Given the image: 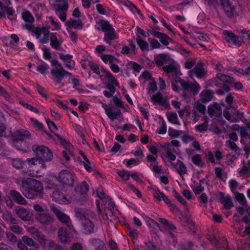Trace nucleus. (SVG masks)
<instances>
[{"label":"nucleus","mask_w":250,"mask_h":250,"mask_svg":"<svg viewBox=\"0 0 250 250\" xmlns=\"http://www.w3.org/2000/svg\"><path fill=\"white\" fill-rule=\"evenodd\" d=\"M16 182L25 197L33 199L37 196H42L43 186L40 182L32 178H24L18 179Z\"/></svg>","instance_id":"nucleus-1"},{"label":"nucleus","mask_w":250,"mask_h":250,"mask_svg":"<svg viewBox=\"0 0 250 250\" xmlns=\"http://www.w3.org/2000/svg\"><path fill=\"white\" fill-rule=\"evenodd\" d=\"M99 26L98 30H102L104 32V41L107 44L111 45V41L118 39L119 35L116 32L112 25L105 20H100L97 22Z\"/></svg>","instance_id":"nucleus-2"},{"label":"nucleus","mask_w":250,"mask_h":250,"mask_svg":"<svg viewBox=\"0 0 250 250\" xmlns=\"http://www.w3.org/2000/svg\"><path fill=\"white\" fill-rule=\"evenodd\" d=\"M33 151L35 153L37 159L40 161H49L53 158V153L52 151L44 146H35L33 147Z\"/></svg>","instance_id":"nucleus-3"},{"label":"nucleus","mask_w":250,"mask_h":250,"mask_svg":"<svg viewBox=\"0 0 250 250\" xmlns=\"http://www.w3.org/2000/svg\"><path fill=\"white\" fill-rule=\"evenodd\" d=\"M60 182L64 186H73L75 182L74 174L68 170H62L58 177Z\"/></svg>","instance_id":"nucleus-4"},{"label":"nucleus","mask_w":250,"mask_h":250,"mask_svg":"<svg viewBox=\"0 0 250 250\" xmlns=\"http://www.w3.org/2000/svg\"><path fill=\"white\" fill-rule=\"evenodd\" d=\"M52 210L60 222L66 224L70 230L73 229V226L71 223L70 217L62 212L59 207L53 206L52 207Z\"/></svg>","instance_id":"nucleus-5"},{"label":"nucleus","mask_w":250,"mask_h":250,"mask_svg":"<svg viewBox=\"0 0 250 250\" xmlns=\"http://www.w3.org/2000/svg\"><path fill=\"white\" fill-rule=\"evenodd\" d=\"M53 200L60 204H67L70 203L75 198L68 195H64L60 191L54 190L52 193Z\"/></svg>","instance_id":"nucleus-6"},{"label":"nucleus","mask_w":250,"mask_h":250,"mask_svg":"<svg viewBox=\"0 0 250 250\" xmlns=\"http://www.w3.org/2000/svg\"><path fill=\"white\" fill-rule=\"evenodd\" d=\"M51 74L54 77V80L58 83L63 79L66 75H71V73L66 71L62 66L57 67H53L51 69Z\"/></svg>","instance_id":"nucleus-7"},{"label":"nucleus","mask_w":250,"mask_h":250,"mask_svg":"<svg viewBox=\"0 0 250 250\" xmlns=\"http://www.w3.org/2000/svg\"><path fill=\"white\" fill-rule=\"evenodd\" d=\"M52 33L50 32L49 29L45 27L40 28L35 32L36 39L38 41L42 43L45 44L48 42L50 39Z\"/></svg>","instance_id":"nucleus-8"},{"label":"nucleus","mask_w":250,"mask_h":250,"mask_svg":"<svg viewBox=\"0 0 250 250\" xmlns=\"http://www.w3.org/2000/svg\"><path fill=\"white\" fill-rule=\"evenodd\" d=\"M14 140L12 142V145L16 147L17 149H20L16 146V141H22L30 137V133L29 131L24 129H18L15 131L13 134Z\"/></svg>","instance_id":"nucleus-9"},{"label":"nucleus","mask_w":250,"mask_h":250,"mask_svg":"<svg viewBox=\"0 0 250 250\" xmlns=\"http://www.w3.org/2000/svg\"><path fill=\"white\" fill-rule=\"evenodd\" d=\"M207 71L203 67V63L201 61H198L195 67L188 71V73L191 77L195 76L198 78H203Z\"/></svg>","instance_id":"nucleus-10"},{"label":"nucleus","mask_w":250,"mask_h":250,"mask_svg":"<svg viewBox=\"0 0 250 250\" xmlns=\"http://www.w3.org/2000/svg\"><path fill=\"white\" fill-rule=\"evenodd\" d=\"M16 211L18 216L24 221H29L33 217L32 211L25 208L17 207Z\"/></svg>","instance_id":"nucleus-11"},{"label":"nucleus","mask_w":250,"mask_h":250,"mask_svg":"<svg viewBox=\"0 0 250 250\" xmlns=\"http://www.w3.org/2000/svg\"><path fill=\"white\" fill-rule=\"evenodd\" d=\"M50 35L49 39L50 46L55 50H60L62 47L63 40L56 33H52Z\"/></svg>","instance_id":"nucleus-12"},{"label":"nucleus","mask_w":250,"mask_h":250,"mask_svg":"<svg viewBox=\"0 0 250 250\" xmlns=\"http://www.w3.org/2000/svg\"><path fill=\"white\" fill-rule=\"evenodd\" d=\"M178 82L180 83V84L184 90H190L194 94L198 93L200 90L199 84L196 82L191 84L188 83H187L182 79H179Z\"/></svg>","instance_id":"nucleus-13"},{"label":"nucleus","mask_w":250,"mask_h":250,"mask_svg":"<svg viewBox=\"0 0 250 250\" xmlns=\"http://www.w3.org/2000/svg\"><path fill=\"white\" fill-rule=\"evenodd\" d=\"M223 34L225 36L226 40L229 44L237 46H240L241 44V39L235 36L231 32L225 30L223 32Z\"/></svg>","instance_id":"nucleus-14"},{"label":"nucleus","mask_w":250,"mask_h":250,"mask_svg":"<svg viewBox=\"0 0 250 250\" xmlns=\"http://www.w3.org/2000/svg\"><path fill=\"white\" fill-rule=\"evenodd\" d=\"M221 1V5L225 11L226 14L229 17H231L233 16L235 12L234 6L232 4L231 2L229 0H220ZM218 0L213 4L217 3Z\"/></svg>","instance_id":"nucleus-15"},{"label":"nucleus","mask_w":250,"mask_h":250,"mask_svg":"<svg viewBox=\"0 0 250 250\" xmlns=\"http://www.w3.org/2000/svg\"><path fill=\"white\" fill-rule=\"evenodd\" d=\"M101 104L105 111V114L110 120H114L122 115V113L120 110L113 112L112 110V108L106 104L101 103Z\"/></svg>","instance_id":"nucleus-16"},{"label":"nucleus","mask_w":250,"mask_h":250,"mask_svg":"<svg viewBox=\"0 0 250 250\" xmlns=\"http://www.w3.org/2000/svg\"><path fill=\"white\" fill-rule=\"evenodd\" d=\"M58 237L59 241L63 244H69L71 241V237L65 228L59 229Z\"/></svg>","instance_id":"nucleus-17"},{"label":"nucleus","mask_w":250,"mask_h":250,"mask_svg":"<svg viewBox=\"0 0 250 250\" xmlns=\"http://www.w3.org/2000/svg\"><path fill=\"white\" fill-rule=\"evenodd\" d=\"M89 186L87 182L85 181H83L82 183L77 187L76 189V193L77 196H82L83 199H85L86 195L89 190Z\"/></svg>","instance_id":"nucleus-18"},{"label":"nucleus","mask_w":250,"mask_h":250,"mask_svg":"<svg viewBox=\"0 0 250 250\" xmlns=\"http://www.w3.org/2000/svg\"><path fill=\"white\" fill-rule=\"evenodd\" d=\"M60 59L63 62L65 66L69 70H72L75 66V62L72 60V56L69 54H61Z\"/></svg>","instance_id":"nucleus-19"},{"label":"nucleus","mask_w":250,"mask_h":250,"mask_svg":"<svg viewBox=\"0 0 250 250\" xmlns=\"http://www.w3.org/2000/svg\"><path fill=\"white\" fill-rule=\"evenodd\" d=\"M81 224L83 230L85 233H90L93 231L94 225L89 219L84 218Z\"/></svg>","instance_id":"nucleus-20"},{"label":"nucleus","mask_w":250,"mask_h":250,"mask_svg":"<svg viewBox=\"0 0 250 250\" xmlns=\"http://www.w3.org/2000/svg\"><path fill=\"white\" fill-rule=\"evenodd\" d=\"M10 195L16 203L24 205L27 204L26 200L18 191L16 190H11Z\"/></svg>","instance_id":"nucleus-21"},{"label":"nucleus","mask_w":250,"mask_h":250,"mask_svg":"<svg viewBox=\"0 0 250 250\" xmlns=\"http://www.w3.org/2000/svg\"><path fill=\"white\" fill-rule=\"evenodd\" d=\"M36 219L41 224H47L52 221V219L51 216L45 213H37L35 216Z\"/></svg>","instance_id":"nucleus-22"},{"label":"nucleus","mask_w":250,"mask_h":250,"mask_svg":"<svg viewBox=\"0 0 250 250\" xmlns=\"http://www.w3.org/2000/svg\"><path fill=\"white\" fill-rule=\"evenodd\" d=\"M220 201L225 209H229L233 206L231 197L228 195L222 194Z\"/></svg>","instance_id":"nucleus-23"},{"label":"nucleus","mask_w":250,"mask_h":250,"mask_svg":"<svg viewBox=\"0 0 250 250\" xmlns=\"http://www.w3.org/2000/svg\"><path fill=\"white\" fill-rule=\"evenodd\" d=\"M171 166L176 169L178 173L180 175H183L187 173V167L180 160H178L176 164L171 163Z\"/></svg>","instance_id":"nucleus-24"},{"label":"nucleus","mask_w":250,"mask_h":250,"mask_svg":"<svg viewBox=\"0 0 250 250\" xmlns=\"http://www.w3.org/2000/svg\"><path fill=\"white\" fill-rule=\"evenodd\" d=\"M152 35L155 37L158 38L160 42L164 45L167 46L169 44V40L170 39L167 35L158 31L153 32Z\"/></svg>","instance_id":"nucleus-25"},{"label":"nucleus","mask_w":250,"mask_h":250,"mask_svg":"<svg viewBox=\"0 0 250 250\" xmlns=\"http://www.w3.org/2000/svg\"><path fill=\"white\" fill-rule=\"evenodd\" d=\"M27 231L32 235L33 237L37 238L39 240H44L45 236L41 234L37 229L35 227H29Z\"/></svg>","instance_id":"nucleus-26"},{"label":"nucleus","mask_w":250,"mask_h":250,"mask_svg":"<svg viewBox=\"0 0 250 250\" xmlns=\"http://www.w3.org/2000/svg\"><path fill=\"white\" fill-rule=\"evenodd\" d=\"M90 243L95 247L94 250H107L104 243L100 239H92Z\"/></svg>","instance_id":"nucleus-27"},{"label":"nucleus","mask_w":250,"mask_h":250,"mask_svg":"<svg viewBox=\"0 0 250 250\" xmlns=\"http://www.w3.org/2000/svg\"><path fill=\"white\" fill-rule=\"evenodd\" d=\"M100 58L105 63H109L110 65L114 62H119L118 59L113 55L110 54H104L101 55Z\"/></svg>","instance_id":"nucleus-28"},{"label":"nucleus","mask_w":250,"mask_h":250,"mask_svg":"<svg viewBox=\"0 0 250 250\" xmlns=\"http://www.w3.org/2000/svg\"><path fill=\"white\" fill-rule=\"evenodd\" d=\"M243 166L237 170V176L239 177H243L247 176L250 173L249 166H247L244 161L242 163Z\"/></svg>","instance_id":"nucleus-29"},{"label":"nucleus","mask_w":250,"mask_h":250,"mask_svg":"<svg viewBox=\"0 0 250 250\" xmlns=\"http://www.w3.org/2000/svg\"><path fill=\"white\" fill-rule=\"evenodd\" d=\"M66 26L69 28L73 27L76 29H80L82 28L83 24L82 21L79 20H71L66 22Z\"/></svg>","instance_id":"nucleus-30"},{"label":"nucleus","mask_w":250,"mask_h":250,"mask_svg":"<svg viewBox=\"0 0 250 250\" xmlns=\"http://www.w3.org/2000/svg\"><path fill=\"white\" fill-rule=\"evenodd\" d=\"M3 12H4V17L6 15L7 18L10 20H14L16 18V15L15 14V10L11 7L4 6L3 8Z\"/></svg>","instance_id":"nucleus-31"},{"label":"nucleus","mask_w":250,"mask_h":250,"mask_svg":"<svg viewBox=\"0 0 250 250\" xmlns=\"http://www.w3.org/2000/svg\"><path fill=\"white\" fill-rule=\"evenodd\" d=\"M213 97V93L208 90L203 91L200 94L201 100L204 102L211 101Z\"/></svg>","instance_id":"nucleus-32"},{"label":"nucleus","mask_w":250,"mask_h":250,"mask_svg":"<svg viewBox=\"0 0 250 250\" xmlns=\"http://www.w3.org/2000/svg\"><path fill=\"white\" fill-rule=\"evenodd\" d=\"M217 77L222 82L226 84H231L234 82V80L233 78L229 76L222 74V73H217Z\"/></svg>","instance_id":"nucleus-33"},{"label":"nucleus","mask_w":250,"mask_h":250,"mask_svg":"<svg viewBox=\"0 0 250 250\" xmlns=\"http://www.w3.org/2000/svg\"><path fill=\"white\" fill-rule=\"evenodd\" d=\"M167 55H166L162 54H157L155 56L154 60V62L157 66H162L165 63L167 59Z\"/></svg>","instance_id":"nucleus-34"},{"label":"nucleus","mask_w":250,"mask_h":250,"mask_svg":"<svg viewBox=\"0 0 250 250\" xmlns=\"http://www.w3.org/2000/svg\"><path fill=\"white\" fill-rule=\"evenodd\" d=\"M48 23H50L52 26V30H58L61 28V24L56 21L52 16L47 18Z\"/></svg>","instance_id":"nucleus-35"},{"label":"nucleus","mask_w":250,"mask_h":250,"mask_svg":"<svg viewBox=\"0 0 250 250\" xmlns=\"http://www.w3.org/2000/svg\"><path fill=\"white\" fill-rule=\"evenodd\" d=\"M151 101L154 104H163V96L160 92L152 95L151 97Z\"/></svg>","instance_id":"nucleus-36"},{"label":"nucleus","mask_w":250,"mask_h":250,"mask_svg":"<svg viewBox=\"0 0 250 250\" xmlns=\"http://www.w3.org/2000/svg\"><path fill=\"white\" fill-rule=\"evenodd\" d=\"M225 145L226 146L229 147L232 151L235 152L237 156L239 155L240 150L235 143L230 140H227L225 143Z\"/></svg>","instance_id":"nucleus-37"},{"label":"nucleus","mask_w":250,"mask_h":250,"mask_svg":"<svg viewBox=\"0 0 250 250\" xmlns=\"http://www.w3.org/2000/svg\"><path fill=\"white\" fill-rule=\"evenodd\" d=\"M22 240L25 244L30 247H33L36 249L39 248L38 244H36L32 239L26 235L22 237Z\"/></svg>","instance_id":"nucleus-38"},{"label":"nucleus","mask_w":250,"mask_h":250,"mask_svg":"<svg viewBox=\"0 0 250 250\" xmlns=\"http://www.w3.org/2000/svg\"><path fill=\"white\" fill-rule=\"evenodd\" d=\"M192 37L197 41L200 40L202 41H208L209 38L204 33L200 32H195L192 34Z\"/></svg>","instance_id":"nucleus-39"},{"label":"nucleus","mask_w":250,"mask_h":250,"mask_svg":"<svg viewBox=\"0 0 250 250\" xmlns=\"http://www.w3.org/2000/svg\"><path fill=\"white\" fill-rule=\"evenodd\" d=\"M137 42L138 43V44L139 45L140 49L143 51H149V46H148V44L147 43V42L140 39V38H138L137 39Z\"/></svg>","instance_id":"nucleus-40"},{"label":"nucleus","mask_w":250,"mask_h":250,"mask_svg":"<svg viewBox=\"0 0 250 250\" xmlns=\"http://www.w3.org/2000/svg\"><path fill=\"white\" fill-rule=\"evenodd\" d=\"M29 120L31 122V125L33 127L37 128L40 130H43L44 126L42 123L40 122L38 120L32 117L29 118Z\"/></svg>","instance_id":"nucleus-41"},{"label":"nucleus","mask_w":250,"mask_h":250,"mask_svg":"<svg viewBox=\"0 0 250 250\" xmlns=\"http://www.w3.org/2000/svg\"><path fill=\"white\" fill-rule=\"evenodd\" d=\"M157 89V86L156 82L154 80H151L149 82L147 88L148 94H152Z\"/></svg>","instance_id":"nucleus-42"},{"label":"nucleus","mask_w":250,"mask_h":250,"mask_svg":"<svg viewBox=\"0 0 250 250\" xmlns=\"http://www.w3.org/2000/svg\"><path fill=\"white\" fill-rule=\"evenodd\" d=\"M131 154L139 159L142 158L144 156L143 149L140 146H137L135 149L131 151Z\"/></svg>","instance_id":"nucleus-43"},{"label":"nucleus","mask_w":250,"mask_h":250,"mask_svg":"<svg viewBox=\"0 0 250 250\" xmlns=\"http://www.w3.org/2000/svg\"><path fill=\"white\" fill-rule=\"evenodd\" d=\"M151 192L155 199L157 200L159 202L162 200V198L165 195L163 192H161L157 188H152L151 189Z\"/></svg>","instance_id":"nucleus-44"},{"label":"nucleus","mask_w":250,"mask_h":250,"mask_svg":"<svg viewBox=\"0 0 250 250\" xmlns=\"http://www.w3.org/2000/svg\"><path fill=\"white\" fill-rule=\"evenodd\" d=\"M198 61L196 58H190L185 62L184 66L187 69H190L196 65Z\"/></svg>","instance_id":"nucleus-45"},{"label":"nucleus","mask_w":250,"mask_h":250,"mask_svg":"<svg viewBox=\"0 0 250 250\" xmlns=\"http://www.w3.org/2000/svg\"><path fill=\"white\" fill-rule=\"evenodd\" d=\"M167 118L168 121L173 124H178L179 123L177 115L176 113H168L167 114Z\"/></svg>","instance_id":"nucleus-46"},{"label":"nucleus","mask_w":250,"mask_h":250,"mask_svg":"<svg viewBox=\"0 0 250 250\" xmlns=\"http://www.w3.org/2000/svg\"><path fill=\"white\" fill-rule=\"evenodd\" d=\"M105 76L107 79L109 83L114 85H118V83L113 75L109 71H104Z\"/></svg>","instance_id":"nucleus-47"},{"label":"nucleus","mask_w":250,"mask_h":250,"mask_svg":"<svg viewBox=\"0 0 250 250\" xmlns=\"http://www.w3.org/2000/svg\"><path fill=\"white\" fill-rule=\"evenodd\" d=\"M68 8V3L66 1H63L62 4L58 5L55 6L54 10L55 12L57 10L61 12H67Z\"/></svg>","instance_id":"nucleus-48"},{"label":"nucleus","mask_w":250,"mask_h":250,"mask_svg":"<svg viewBox=\"0 0 250 250\" xmlns=\"http://www.w3.org/2000/svg\"><path fill=\"white\" fill-rule=\"evenodd\" d=\"M72 83L73 88H75L79 93H82L83 92V89L80 85L79 80L78 79L74 78L72 80Z\"/></svg>","instance_id":"nucleus-49"},{"label":"nucleus","mask_w":250,"mask_h":250,"mask_svg":"<svg viewBox=\"0 0 250 250\" xmlns=\"http://www.w3.org/2000/svg\"><path fill=\"white\" fill-rule=\"evenodd\" d=\"M22 17L23 20L27 22H33L34 21V17L29 11L23 12Z\"/></svg>","instance_id":"nucleus-50"},{"label":"nucleus","mask_w":250,"mask_h":250,"mask_svg":"<svg viewBox=\"0 0 250 250\" xmlns=\"http://www.w3.org/2000/svg\"><path fill=\"white\" fill-rule=\"evenodd\" d=\"M231 128L234 130L239 131L241 136H245L247 135L246 129L245 127L240 126L239 125L237 124H234L232 125Z\"/></svg>","instance_id":"nucleus-51"},{"label":"nucleus","mask_w":250,"mask_h":250,"mask_svg":"<svg viewBox=\"0 0 250 250\" xmlns=\"http://www.w3.org/2000/svg\"><path fill=\"white\" fill-rule=\"evenodd\" d=\"M160 127L158 130L157 132L159 134H164L166 133L167 131V126L166 122L163 119H161L160 121Z\"/></svg>","instance_id":"nucleus-52"},{"label":"nucleus","mask_w":250,"mask_h":250,"mask_svg":"<svg viewBox=\"0 0 250 250\" xmlns=\"http://www.w3.org/2000/svg\"><path fill=\"white\" fill-rule=\"evenodd\" d=\"M88 66L96 74L100 75V71L97 64L92 61H88Z\"/></svg>","instance_id":"nucleus-53"},{"label":"nucleus","mask_w":250,"mask_h":250,"mask_svg":"<svg viewBox=\"0 0 250 250\" xmlns=\"http://www.w3.org/2000/svg\"><path fill=\"white\" fill-rule=\"evenodd\" d=\"M191 187L195 194H199L202 192L204 188L200 184L191 185Z\"/></svg>","instance_id":"nucleus-54"},{"label":"nucleus","mask_w":250,"mask_h":250,"mask_svg":"<svg viewBox=\"0 0 250 250\" xmlns=\"http://www.w3.org/2000/svg\"><path fill=\"white\" fill-rule=\"evenodd\" d=\"M126 166L128 167H131L132 166H136L139 165L140 161L136 160L134 158H131L130 159H126L125 160Z\"/></svg>","instance_id":"nucleus-55"},{"label":"nucleus","mask_w":250,"mask_h":250,"mask_svg":"<svg viewBox=\"0 0 250 250\" xmlns=\"http://www.w3.org/2000/svg\"><path fill=\"white\" fill-rule=\"evenodd\" d=\"M235 197L240 204L243 206L246 205L247 201L243 194L236 192L235 193Z\"/></svg>","instance_id":"nucleus-56"},{"label":"nucleus","mask_w":250,"mask_h":250,"mask_svg":"<svg viewBox=\"0 0 250 250\" xmlns=\"http://www.w3.org/2000/svg\"><path fill=\"white\" fill-rule=\"evenodd\" d=\"M49 69V65L46 63H43L37 67V71L41 73V74H45L46 72Z\"/></svg>","instance_id":"nucleus-57"},{"label":"nucleus","mask_w":250,"mask_h":250,"mask_svg":"<svg viewBox=\"0 0 250 250\" xmlns=\"http://www.w3.org/2000/svg\"><path fill=\"white\" fill-rule=\"evenodd\" d=\"M148 41L152 50L160 48L161 44L157 40L153 39L148 38Z\"/></svg>","instance_id":"nucleus-58"},{"label":"nucleus","mask_w":250,"mask_h":250,"mask_svg":"<svg viewBox=\"0 0 250 250\" xmlns=\"http://www.w3.org/2000/svg\"><path fill=\"white\" fill-rule=\"evenodd\" d=\"M11 164L16 168H21L22 167L23 163L20 159H13L11 161Z\"/></svg>","instance_id":"nucleus-59"},{"label":"nucleus","mask_w":250,"mask_h":250,"mask_svg":"<svg viewBox=\"0 0 250 250\" xmlns=\"http://www.w3.org/2000/svg\"><path fill=\"white\" fill-rule=\"evenodd\" d=\"M46 123L50 129V131L55 133L58 131V128L55 124L52 122L50 119H46Z\"/></svg>","instance_id":"nucleus-60"},{"label":"nucleus","mask_w":250,"mask_h":250,"mask_svg":"<svg viewBox=\"0 0 250 250\" xmlns=\"http://www.w3.org/2000/svg\"><path fill=\"white\" fill-rule=\"evenodd\" d=\"M2 217L8 223L14 224L16 222L15 219L12 217L11 213L9 212L4 213L2 215Z\"/></svg>","instance_id":"nucleus-61"},{"label":"nucleus","mask_w":250,"mask_h":250,"mask_svg":"<svg viewBox=\"0 0 250 250\" xmlns=\"http://www.w3.org/2000/svg\"><path fill=\"white\" fill-rule=\"evenodd\" d=\"M192 162L194 164L197 166H201L202 164V160L201 155L196 154L193 156L191 158Z\"/></svg>","instance_id":"nucleus-62"},{"label":"nucleus","mask_w":250,"mask_h":250,"mask_svg":"<svg viewBox=\"0 0 250 250\" xmlns=\"http://www.w3.org/2000/svg\"><path fill=\"white\" fill-rule=\"evenodd\" d=\"M125 5L133 13H137L138 14L141 15L140 10L132 3L128 1Z\"/></svg>","instance_id":"nucleus-63"},{"label":"nucleus","mask_w":250,"mask_h":250,"mask_svg":"<svg viewBox=\"0 0 250 250\" xmlns=\"http://www.w3.org/2000/svg\"><path fill=\"white\" fill-rule=\"evenodd\" d=\"M118 175L123 179V180L127 181L130 177V173L128 171L123 170L118 172Z\"/></svg>","instance_id":"nucleus-64"}]
</instances>
